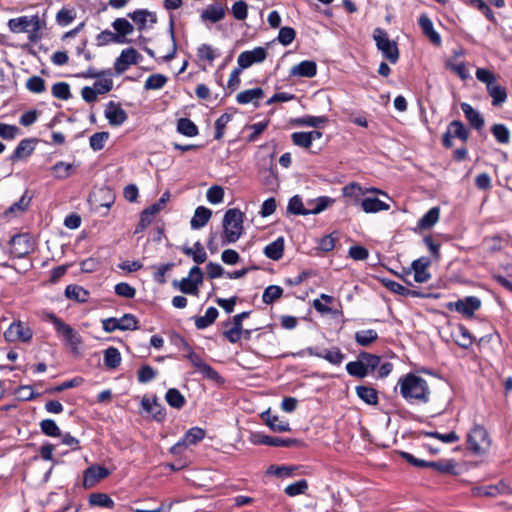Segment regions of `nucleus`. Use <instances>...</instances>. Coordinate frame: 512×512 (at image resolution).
<instances>
[{
	"mask_svg": "<svg viewBox=\"0 0 512 512\" xmlns=\"http://www.w3.org/2000/svg\"><path fill=\"white\" fill-rule=\"evenodd\" d=\"M121 363V354L115 347H108L104 351V365L109 369H116Z\"/></svg>",
	"mask_w": 512,
	"mask_h": 512,
	"instance_id": "nucleus-44",
	"label": "nucleus"
},
{
	"mask_svg": "<svg viewBox=\"0 0 512 512\" xmlns=\"http://www.w3.org/2000/svg\"><path fill=\"white\" fill-rule=\"evenodd\" d=\"M481 306V300L476 296H468L456 302H449L446 308L450 311H457L465 317H472L474 312Z\"/></svg>",
	"mask_w": 512,
	"mask_h": 512,
	"instance_id": "nucleus-11",
	"label": "nucleus"
},
{
	"mask_svg": "<svg viewBox=\"0 0 512 512\" xmlns=\"http://www.w3.org/2000/svg\"><path fill=\"white\" fill-rule=\"evenodd\" d=\"M65 296L68 299L84 303L89 298V292L79 285H68L65 289Z\"/></svg>",
	"mask_w": 512,
	"mask_h": 512,
	"instance_id": "nucleus-36",
	"label": "nucleus"
},
{
	"mask_svg": "<svg viewBox=\"0 0 512 512\" xmlns=\"http://www.w3.org/2000/svg\"><path fill=\"white\" fill-rule=\"evenodd\" d=\"M453 138H458L462 142H466L469 138V131L460 120H453L449 123L442 137L443 146L445 148H451L453 146Z\"/></svg>",
	"mask_w": 512,
	"mask_h": 512,
	"instance_id": "nucleus-10",
	"label": "nucleus"
},
{
	"mask_svg": "<svg viewBox=\"0 0 512 512\" xmlns=\"http://www.w3.org/2000/svg\"><path fill=\"white\" fill-rule=\"evenodd\" d=\"M141 405L143 409L148 413L153 411V408H157V412H153V418L155 420L162 421L165 418V408L160 403H158L156 397L152 402L148 398L144 397L141 401Z\"/></svg>",
	"mask_w": 512,
	"mask_h": 512,
	"instance_id": "nucleus-40",
	"label": "nucleus"
},
{
	"mask_svg": "<svg viewBox=\"0 0 512 512\" xmlns=\"http://www.w3.org/2000/svg\"><path fill=\"white\" fill-rule=\"evenodd\" d=\"M267 57L264 47H256L253 50L243 51L239 54L237 63L243 69H247L255 63L263 62Z\"/></svg>",
	"mask_w": 512,
	"mask_h": 512,
	"instance_id": "nucleus-14",
	"label": "nucleus"
},
{
	"mask_svg": "<svg viewBox=\"0 0 512 512\" xmlns=\"http://www.w3.org/2000/svg\"><path fill=\"white\" fill-rule=\"evenodd\" d=\"M181 251L186 256L191 257L198 265L204 263L207 259V253L199 241L194 243L193 247L182 246Z\"/></svg>",
	"mask_w": 512,
	"mask_h": 512,
	"instance_id": "nucleus-27",
	"label": "nucleus"
},
{
	"mask_svg": "<svg viewBox=\"0 0 512 512\" xmlns=\"http://www.w3.org/2000/svg\"><path fill=\"white\" fill-rule=\"evenodd\" d=\"M264 255L274 261H278L283 257L284 253V239L283 237L277 238L275 241L269 243L264 248Z\"/></svg>",
	"mask_w": 512,
	"mask_h": 512,
	"instance_id": "nucleus-29",
	"label": "nucleus"
},
{
	"mask_svg": "<svg viewBox=\"0 0 512 512\" xmlns=\"http://www.w3.org/2000/svg\"><path fill=\"white\" fill-rule=\"evenodd\" d=\"M362 209L366 213H376L379 211H386L390 209L389 204L381 201L376 197H366L360 203Z\"/></svg>",
	"mask_w": 512,
	"mask_h": 512,
	"instance_id": "nucleus-28",
	"label": "nucleus"
},
{
	"mask_svg": "<svg viewBox=\"0 0 512 512\" xmlns=\"http://www.w3.org/2000/svg\"><path fill=\"white\" fill-rule=\"evenodd\" d=\"M261 418L265 424L274 432L282 433L291 430L289 422L280 419L277 415H273L270 409L263 412L261 414Z\"/></svg>",
	"mask_w": 512,
	"mask_h": 512,
	"instance_id": "nucleus-22",
	"label": "nucleus"
},
{
	"mask_svg": "<svg viewBox=\"0 0 512 512\" xmlns=\"http://www.w3.org/2000/svg\"><path fill=\"white\" fill-rule=\"evenodd\" d=\"M141 58L142 56L134 48H127L122 50L120 56L114 63L116 73H124L129 68V66L138 64Z\"/></svg>",
	"mask_w": 512,
	"mask_h": 512,
	"instance_id": "nucleus-13",
	"label": "nucleus"
},
{
	"mask_svg": "<svg viewBox=\"0 0 512 512\" xmlns=\"http://www.w3.org/2000/svg\"><path fill=\"white\" fill-rule=\"evenodd\" d=\"M89 505L92 507H101V508H114L113 499L106 493H92L88 498Z\"/></svg>",
	"mask_w": 512,
	"mask_h": 512,
	"instance_id": "nucleus-35",
	"label": "nucleus"
},
{
	"mask_svg": "<svg viewBox=\"0 0 512 512\" xmlns=\"http://www.w3.org/2000/svg\"><path fill=\"white\" fill-rule=\"evenodd\" d=\"M346 370L349 375L357 378H364L368 375L362 360L358 357L356 361L347 363Z\"/></svg>",
	"mask_w": 512,
	"mask_h": 512,
	"instance_id": "nucleus-50",
	"label": "nucleus"
},
{
	"mask_svg": "<svg viewBox=\"0 0 512 512\" xmlns=\"http://www.w3.org/2000/svg\"><path fill=\"white\" fill-rule=\"evenodd\" d=\"M76 17V13L73 9L62 8L56 15V21L61 26L69 25Z\"/></svg>",
	"mask_w": 512,
	"mask_h": 512,
	"instance_id": "nucleus-64",
	"label": "nucleus"
},
{
	"mask_svg": "<svg viewBox=\"0 0 512 512\" xmlns=\"http://www.w3.org/2000/svg\"><path fill=\"white\" fill-rule=\"evenodd\" d=\"M218 310L215 307H209L205 315L195 318V326L197 329L202 330L215 322L218 317Z\"/></svg>",
	"mask_w": 512,
	"mask_h": 512,
	"instance_id": "nucleus-38",
	"label": "nucleus"
},
{
	"mask_svg": "<svg viewBox=\"0 0 512 512\" xmlns=\"http://www.w3.org/2000/svg\"><path fill=\"white\" fill-rule=\"evenodd\" d=\"M243 213L237 209H228L223 217L222 245L235 243L243 233Z\"/></svg>",
	"mask_w": 512,
	"mask_h": 512,
	"instance_id": "nucleus-2",
	"label": "nucleus"
},
{
	"mask_svg": "<svg viewBox=\"0 0 512 512\" xmlns=\"http://www.w3.org/2000/svg\"><path fill=\"white\" fill-rule=\"evenodd\" d=\"M34 150L30 139H23L19 142L12 155L9 157L11 161H17L28 157Z\"/></svg>",
	"mask_w": 512,
	"mask_h": 512,
	"instance_id": "nucleus-34",
	"label": "nucleus"
},
{
	"mask_svg": "<svg viewBox=\"0 0 512 512\" xmlns=\"http://www.w3.org/2000/svg\"><path fill=\"white\" fill-rule=\"evenodd\" d=\"M45 22L40 20L38 15L21 16L12 18L8 21V27L13 33H29V40L34 42L38 37L39 31L44 27Z\"/></svg>",
	"mask_w": 512,
	"mask_h": 512,
	"instance_id": "nucleus-3",
	"label": "nucleus"
},
{
	"mask_svg": "<svg viewBox=\"0 0 512 512\" xmlns=\"http://www.w3.org/2000/svg\"><path fill=\"white\" fill-rule=\"evenodd\" d=\"M157 375V371L150 365H143L137 372V380L139 383H148Z\"/></svg>",
	"mask_w": 512,
	"mask_h": 512,
	"instance_id": "nucleus-58",
	"label": "nucleus"
},
{
	"mask_svg": "<svg viewBox=\"0 0 512 512\" xmlns=\"http://www.w3.org/2000/svg\"><path fill=\"white\" fill-rule=\"evenodd\" d=\"M306 351L309 355L323 358L333 365H340L345 358V355L338 347H334L332 350H324L322 352H319L317 348L308 347Z\"/></svg>",
	"mask_w": 512,
	"mask_h": 512,
	"instance_id": "nucleus-20",
	"label": "nucleus"
},
{
	"mask_svg": "<svg viewBox=\"0 0 512 512\" xmlns=\"http://www.w3.org/2000/svg\"><path fill=\"white\" fill-rule=\"evenodd\" d=\"M355 342L362 347H367L378 339V333L373 329L360 330L355 333Z\"/></svg>",
	"mask_w": 512,
	"mask_h": 512,
	"instance_id": "nucleus-42",
	"label": "nucleus"
},
{
	"mask_svg": "<svg viewBox=\"0 0 512 512\" xmlns=\"http://www.w3.org/2000/svg\"><path fill=\"white\" fill-rule=\"evenodd\" d=\"M296 37V31L292 27H282L279 30L277 40L283 45H290Z\"/></svg>",
	"mask_w": 512,
	"mask_h": 512,
	"instance_id": "nucleus-60",
	"label": "nucleus"
},
{
	"mask_svg": "<svg viewBox=\"0 0 512 512\" xmlns=\"http://www.w3.org/2000/svg\"><path fill=\"white\" fill-rule=\"evenodd\" d=\"M203 272L199 266H193L188 277L182 278L180 281L174 280L173 286L177 287L182 293L189 295H197L198 287L203 282Z\"/></svg>",
	"mask_w": 512,
	"mask_h": 512,
	"instance_id": "nucleus-7",
	"label": "nucleus"
},
{
	"mask_svg": "<svg viewBox=\"0 0 512 512\" xmlns=\"http://www.w3.org/2000/svg\"><path fill=\"white\" fill-rule=\"evenodd\" d=\"M373 39L376 43L377 49L381 51L383 57L390 63L395 64L399 59L397 43L390 40L387 32L379 27L374 29Z\"/></svg>",
	"mask_w": 512,
	"mask_h": 512,
	"instance_id": "nucleus-4",
	"label": "nucleus"
},
{
	"mask_svg": "<svg viewBox=\"0 0 512 512\" xmlns=\"http://www.w3.org/2000/svg\"><path fill=\"white\" fill-rule=\"evenodd\" d=\"M357 396L369 405H376L378 403L377 391L369 386H357L355 388Z\"/></svg>",
	"mask_w": 512,
	"mask_h": 512,
	"instance_id": "nucleus-37",
	"label": "nucleus"
},
{
	"mask_svg": "<svg viewBox=\"0 0 512 512\" xmlns=\"http://www.w3.org/2000/svg\"><path fill=\"white\" fill-rule=\"evenodd\" d=\"M109 474V470L105 467L99 465L90 466L84 472L83 484L86 488H91Z\"/></svg>",
	"mask_w": 512,
	"mask_h": 512,
	"instance_id": "nucleus-19",
	"label": "nucleus"
},
{
	"mask_svg": "<svg viewBox=\"0 0 512 512\" xmlns=\"http://www.w3.org/2000/svg\"><path fill=\"white\" fill-rule=\"evenodd\" d=\"M26 88L32 93H43L46 90L45 80L39 76H32L26 81Z\"/></svg>",
	"mask_w": 512,
	"mask_h": 512,
	"instance_id": "nucleus-57",
	"label": "nucleus"
},
{
	"mask_svg": "<svg viewBox=\"0 0 512 512\" xmlns=\"http://www.w3.org/2000/svg\"><path fill=\"white\" fill-rule=\"evenodd\" d=\"M329 119L327 116H311L306 115L300 118H297L293 121V123L297 126L301 127H313V128H321L328 123Z\"/></svg>",
	"mask_w": 512,
	"mask_h": 512,
	"instance_id": "nucleus-30",
	"label": "nucleus"
},
{
	"mask_svg": "<svg viewBox=\"0 0 512 512\" xmlns=\"http://www.w3.org/2000/svg\"><path fill=\"white\" fill-rule=\"evenodd\" d=\"M440 209L439 207H432L426 212L422 218L418 221V228L421 230L429 229L433 227L439 220Z\"/></svg>",
	"mask_w": 512,
	"mask_h": 512,
	"instance_id": "nucleus-32",
	"label": "nucleus"
},
{
	"mask_svg": "<svg viewBox=\"0 0 512 512\" xmlns=\"http://www.w3.org/2000/svg\"><path fill=\"white\" fill-rule=\"evenodd\" d=\"M418 24L421 27L422 33L425 37L429 39V41L435 45L440 46L442 43V39L440 34L434 29L433 23L431 19L426 15H420L418 19Z\"/></svg>",
	"mask_w": 512,
	"mask_h": 512,
	"instance_id": "nucleus-21",
	"label": "nucleus"
},
{
	"mask_svg": "<svg viewBox=\"0 0 512 512\" xmlns=\"http://www.w3.org/2000/svg\"><path fill=\"white\" fill-rule=\"evenodd\" d=\"M468 449L474 454H483L490 447L488 432L483 426L475 425L467 436Z\"/></svg>",
	"mask_w": 512,
	"mask_h": 512,
	"instance_id": "nucleus-6",
	"label": "nucleus"
},
{
	"mask_svg": "<svg viewBox=\"0 0 512 512\" xmlns=\"http://www.w3.org/2000/svg\"><path fill=\"white\" fill-rule=\"evenodd\" d=\"M112 27L116 31L115 38L117 44L131 43L132 41L127 38L128 35L134 31V26L125 18H117L112 22Z\"/></svg>",
	"mask_w": 512,
	"mask_h": 512,
	"instance_id": "nucleus-18",
	"label": "nucleus"
},
{
	"mask_svg": "<svg viewBox=\"0 0 512 512\" xmlns=\"http://www.w3.org/2000/svg\"><path fill=\"white\" fill-rule=\"evenodd\" d=\"M165 400L169 406L175 409H182L186 404L185 397L176 388H170L167 390Z\"/></svg>",
	"mask_w": 512,
	"mask_h": 512,
	"instance_id": "nucleus-39",
	"label": "nucleus"
},
{
	"mask_svg": "<svg viewBox=\"0 0 512 512\" xmlns=\"http://www.w3.org/2000/svg\"><path fill=\"white\" fill-rule=\"evenodd\" d=\"M359 358L362 360L367 373L374 371L380 364V357L365 351L359 353Z\"/></svg>",
	"mask_w": 512,
	"mask_h": 512,
	"instance_id": "nucleus-49",
	"label": "nucleus"
},
{
	"mask_svg": "<svg viewBox=\"0 0 512 512\" xmlns=\"http://www.w3.org/2000/svg\"><path fill=\"white\" fill-rule=\"evenodd\" d=\"M168 78L163 74H152L150 75L144 84L146 90H159L165 86Z\"/></svg>",
	"mask_w": 512,
	"mask_h": 512,
	"instance_id": "nucleus-46",
	"label": "nucleus"
},
{
	"mask_svg": "<svg viewBox=\"0 0 512 512\" xmlns=\"http://www.w3.org/2000/svg\"><path fill=\"white\" fill-rule=\"evenodd\" d=\"M205 436V431L200 427H193L189 429L183 436V438L178 441L171 448V452L173 454L181 453L185 448L189 445H195L200 442Z\"/></svg>",
	"mask_w": 512,
	"mask_h": 512,
	"instance_id": "nucleus-12",
	"label": "nucleus"
},
{
	"mask_svg": "<svg viewBox=\"0 0 512 512\" xmlns=\"http://www.w3.org/2000/svg\"><path fill=\"white\" fill-rule=\"evenodd\" d=\"M73 165L70 163H65L63 161L57 162L53 167L52 171L54 173L55 178L57 179H66L73 172Z\"/></svg>",
	"mask_w": 512,
	"mask_h": 512,
	"instance_id": "nucleus-55",
	"label": "nucleus"
},
{
	"mask_svg": "<svg viewBox=\"0 0 512 512\" xmlns=\"http://www.w3.org/2000/svg\"><path fill=\"white\" fill-rule=\"evenodd\" d=\"M177 132L187 137H195L199 130L197 125L189 118H180L177 121Z\"/></svg>",
	"mask_w": 512,
	"mask_h": 512,
	"instance_id": "nucleus-41",
	"label": "nucleus"
},
{
	"mask_svg": "<svg viewBox=\"0 0 512 512\" xmlns=\"http://www.w3.org/2000/svg\"><path fill=\"white\" fill-rule=\"evenodd\" d=\"M225 17V10L220 4L209 5L201 13V19L203 21H210L216 23L221 21Z\"/></svg>",
	"mask_w": 512,
	"mask_h": 512,
	"instance_id": "nucleus-31",
	"label": "nucleus"
},
{
	"mask_svg": "<svg viewBox=\"0 0 512 512\" xmlns=\"http://www.w3.org/2000/svg\"><path fill=\"white\" fill-rule=\"evenodd\" d=\"M41 432L49 437H60L62 436L61 430L52 419H44L39 424Z\"/></svg>",
	"mask_w": 512,
	"mask_h": 512,
	"instance_id": "nucleus-48",
	"label": "nucleus"
},
{
	"mask_svg": "<svg viewBox=\"0 0 512 512\" xmlns=\"http://www.w3.org/2000/svg\"><path fill=\"white\" fill-rule=\"evenodd\" d=\"M33 337L31 328L22 321H15L10 324L4 332V338L7 342H29Z\"/></svg>",
	"mask_w": 512,
	"mask_h": 512,
	"instance_id": "nucleus-9",
	"label": "nucleus"
},
{
	"mask_svg": "<svg viewBox=\"0 0 512 512\" xmlns=\"http://www.w3.org/2000/svg\"><path fill=\"white\" fill-rule=\"evenodd\" d=\"M52 95L60 100H68L71 98L70 86L66 82H57L52 86Z\"/></svg>",
	"mask_w": 512,
	"mask_h": 512,
	"instance_id": "nucleus-53",
	"label": "nucleus"
},
{
	"mask_svg": "<svg viewBox=\"0 0 512 512\" xmlns=\"http://www.w3.org/2000/svg\"><path fill=\"white\" fill-rule=\"evenodd\" d=\"M461 109L472 128L481 130L484 127L485 121L483 116L470 104L466 102L461 103Z\"/></svg>",
	"mask_w": 512,
	"mask_h": 512,
	"instance_id": "nucleus-23",
	"label": "nucleus"
},
{
	"mask_svg": "<svg viewBox=\"0 0 512 512\" xmlns=\"http://www.w3.org/2000/svg\"><path fill=\"white\" fill-rule=\"evenodd\" d=\"M291 140L294 145L305 149L312 145L308 132H294L291 134Z\"/></svg>",
	"mask_w": 512,
	"mask_h": 512,
	"instance_id": "nucleus-62",
	"label": "nucleus"
},
{
	"mask_svg": "<svg viewBox=\"0 0 512 512\" xmlns=\"http://www.w3.org/2000/svg\"><path fill=\"white\" fill-rule=\"evenodd\" d=\"M47 319L54 325L57 335L62 337L65 344L76 350L82 343L79 334L53 313L48 314Z\"/></svg>",
	"mask_w": 512,
	"mask_h": 512,
	"instance_id": "nucleus-5",
	"label": "nucleus"
},
{
	"mask_svg": "<svg viewBox=\"0 0 512 512\" xmlns=\"http://www.w3.org/2000/svg\"><path fill=\"white\" fill-rule=\"evenodd\" d=\"M264 91L262 88L257 87L253 89L244 90L237 94L236 101L239 104H249L253 103L256 107H258L257 100L263 98Z\"/></svg>",
	"mask_w": 512,
	"mask_h": 512,
	"instance_id": "nucleus-26",
	"label": "nucleus"
},
{
	"mask_svg": "<svg viewBox=\"0 0 512 512\" xmlns=\"http://www.w3.org/2000/svg\"><path fill=\"white\" fill-rule=\"evenodd\" d=\"M455 342L463 349H468L472 345V335L464 325H458L457 334H455Z\"/></svg>",
	"mask_w": 512,
	"mask_h": 512,
	"instance_id": "nucleus-43",
	"label": "nucleus"
},
{
	"mask_svg": "<svg viewBox=\"0 0 512 512\" xmlns=\"http://www.w3.org/2000/svg\"><path fill=\"white\" fill-rule=\"evenodd\" d=\"M11 254L16 258H23L32 249L31 241L26 234H16L10 239Z\"/></svg>",
	"mask_w": 512,
	"mask_h": 512,
	"instance_id": "nucleus-16",
	"label": "nucleus"
},
{
	"mask_svg": "<svg viewBox=\"0 0 512 512\" xmlns=\"http://www.w3.org/2000/svg\"><path fill=\"white\" fill-rule=\"evenodd\" d=\"M118 321L122 331L137 330L139 328L138 320L133 314H124L121 318H118Z\"/></svg>",
	"mask_w": 512,
	"mask_h": 512,
	"instance_id": "nucleus-61",
	"label": "nucleus"
},
{
	"mask_svg": "<svg viewBox=\"0 0 512 512\" xmlns=\"http://www.w3.org/2000/svg\"><path fill=\"white\" fill-rule=\"evenodd\" d=\"M109 136V132L106 131L94 133L89 139L90 147L94 151H99L103 149L105 142L109 139Z\"/></svg>",
	"mask_w": 512,
	"mask_h": 512,
	"instance_id": "nucleus-56",
	"label": "nucleus"
},
{
	"mask_svg": "<svg viewBox=\"0 0 512 512\" xmlns=\"http://www.w3.org/2000/svg\"><path fill=\"white\" fill-rule=\"evenodd\" d=\"M426 468H432L439 473H452L455 465L452 460L427 461Z\"/></svg>",
	"mask_w": 512,
	"mask_h": 512,
	"instance_id": "nucleus-54",
	"label": "nucleus"
},
{
	"mask_svg": "<svg viewBox=\"0 0 512 512\" xmlns=\"http://www.w3.org/2000/svg\"><path fill=\"white\" fill-rule=\"evenodd\" d=\"M308 488V482L307 480L305 479H301L297 482H294L290 485H288L286 488H285V493L290 496V497H294V496H297V495H300V494H303Z\"/></svg>",
	"mask_w": 512,
	"mask_h": 512,
	"instance_id": "nucleus-59",
	"label": "nucleus"
},
{
	"mask_svg": "<svg viewBox=\"0 0 512 512\" xmlns=\"http://www.w3.org/2000/svg\"><path fill=\"white\" fill-rule=\"evenodd\" d=\"M252 442L257 445L272 447H303L305 445L304 442L299 439L273 437L262 433L253 434Z\"/></svg>",
	"mask_w": 512,
	"mask_h": 512,
	"instance_id": "nucleus-8",
	"label": "nucleus"
},
{
	"mask_svg": "<svg viewBox=\"0 0 512 512\" xmlns=\"http://www.w3.org/2000/svg\"><path fill=\"white\" fill-rule=\"evenodd\" d=\"M104 114L109 124L112 126H120L128 118L126 111L120 106V104L113 101L107 103Z\"/></svg>",
	"mask_w": 512,
	"mask_h": 512,
	"instance_id": "nucleus-17",
	"label": "nucleus"
},
{
	"mask_svg": "<svg viewBox=\"0 0 512 512\" xmlns=\"http://www.w3.org/2000/svg\"><path fill=\"white\" fill-rule=\"evenodd\" d=\"M232 14L236 20L243 21L248 15V5L245 1H236L231 8Z\"/></svg>",
	"mask_w": 512,
	"mask_h": 512,
	"instance_id": "nucleus-63",
	"label": "nucleus"
},
{
	"mask_svg": "<svg viewBox=\"0 0 512 512\" xmlns=\"http://www.w3.org/2000/svg\"><path fill=\"white\" fill-rule=\"evenodd\" d=\"M287 210L289 213L294 215H309V209H306L303 205L302 199L295 195L293 196L288 203Z\"/></svg>",
	"mask_w": 512,
	"mask_h": 512,
	"instance_id": "nucleus-51",
	"label": "nucleus"
},
{
	"mask_svg": "<svg viewBox=\"0 0 512 512\" xmlns=\"http://www.w3.org/2000/svg\"><path fill=\"white\" fill-rule=\"evenodd\" d=\"M128 16L138 25L139 30H143L145 28V24L147 22V17H151L152 22H156V17L153 13L147 10H136L132 13H129Z\"/></svg>",
	"mask_w": 512,
	"mask_h": 512,
	"instance_id": "nucleus-45",
	"label": "nucleus"
},
{
	"mask_svg": "<svg viewBox=\"0 0 512 512\" xmlns=\"http://www.w3.org/2000/svg\"><path fill=\"white\" fill-rule=\"evenodd\" d=\"M430 265L431 261L428 257H420L412 262L411 268L406 271V274H410L411 271H413L414 281L417 283H425L431 278L430 272L427 271Z\"/></svg>",
	"mask_w": 512,
	"mask_h": 512,
	"instance_id": "nucleus-15",
	"label": "nucleus"
},
{
	"mask_svg": "<svg viewBox=\"0 0 512 512\" xmlns=\"http://www.w3.org/2000/svg\"><path fill=\"white\" fill-rule=\"evenodd\" d=\"M487 92L489 96L492 97L493 106H500L507 99L506 88L497 83V81L487 88Z\"/></svg>",
	"mask_w": 512,
	"mask_h": 512,
	"instance_id": "nucleus-33",
	"label": "nucleus"
},
{
	"mask_svg": "<svg viewBox=\"0 0 512 512\" xmlns=\"http://www.w3.org/2000/svg\"><path fill=\"white\" fill-rule=\"evenodd\" d=\"M283 295V289L278 285H270L265 288L262 294V301L265 304H272L274 301L281 298Z\"/></svg>",
	"mask_w": 512,
	"mask_h": 512,
	"instance_id": "nucleus-47",
	"label": "nucleus"
},
{
	"mask_svg": "<svg viewBox=\"0 0 512 512\" xmlns=\"http://www.w3.org/2000/svg\"><path fill=\"white\" fill-rule=\"evenodd\" d=\"M491 133L500 144H507L510 141V132L504 124H494Z\"/></svg>",
	"mask_w": 512,
	"mask_h": 512,
	"instance_id": "nucleus-52",
	"label": "nucleus"
},
{
	"mask_svg": "<svg viewBox=\"0 0 512 512\" xmlns=\"http://www.w3.org/2000/svg\"><path fill=\"white\" fill-rule=\"evenodd\" d=\"M212 216V211L204 206H199L195 209L194 215L190 221L191 228L198 230L204 227Z\"/></svg>",
	"mask_w": 512,
	"mask_h": 512,
	"instance_id": "nucleus-25",
	"label": "nucleus"
},
{
	"mask_svg": "<svg viewBox=\"0 0 512 512\" xmlns=\"http://www.w3.org/2000/svg\"><path fill=\"white\" fill-rule=\"evenodd\" d=\"M400 394L408 402L427 403L430 398V389L427 381L414 374L408 373L398 381Z\"/></svg>",
	"mask_w": 512,
	"mask_h": 512,
	"instance_id": "nucleus-1",
	"label": "nucleus"
},
{
	"mask_svg": "<svg viewBox=\"0 0 512 512\" xmlns=\"http://www.w3.org/2000/svg\"><path fill=\"white\" fill-rule=\"evenodd\" d=\"M317 73V65L314 61L304 60L292 67L290 75L299 77H314Z\"/></svg>",
	"mask_w": 512,
	"mask_h": 512,
	"instance_id": "nucleus-24",
	"label": "nucleus"
}]
</instances>
